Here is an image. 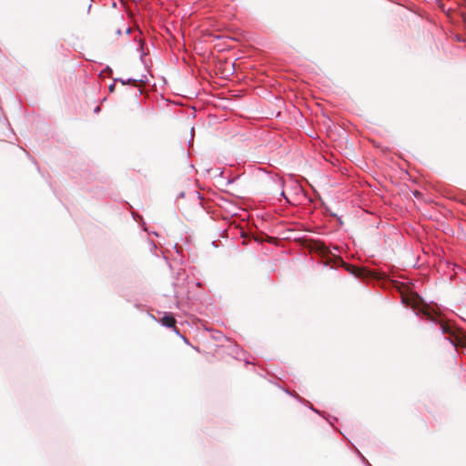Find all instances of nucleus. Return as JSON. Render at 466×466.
Wrapping results in <instances>:
<instances>
[{
  "instance_id": "obj_1",
  "label": "nucleus",
  "mask_w": 466,
  "mask_h": 466,
  "mask_svg": "<svg viewBox=\"0 0 466 466\" xmlns=\"http://www.w3.org/2000/svg\"><path fill=\"white\" fill-rule=\"evenodd\" d=\"M423 314L425 316V319L433 323L437 327L439 332H441L442 335H447L445 339L450 341L456 350L461 349L462 353H466L465 333L453 330L449 324L441 321L436 316L431 315L429 312H424Z\"/></svg>"
},
{
  "instance_id": "obj_2",
  "label": "nucleus",
  "mask_w": 466,
  "mask_h": 466,
  "mask_svg": "<svg viewBox=\"0 0 466 466\" xmlns=\"http://www.w3.org/2000/svg\"><path fill=\"white\" fill-rule=\"evenodd\" d=\"M161 324L167 328H171L173 331L179 335L185 342L187 343V339L185 336L181 335L179 329L176 327V319L171 314H165V316L160 320Z\"/></svg>"
},
{
  "instance_id": "obj_3",
  "label": "nucleus",
  "mask_w": 466,
  "mask_h": 466,
  "mask_svg": "<svg viewBox=\"0 0 466 466\" xmlns=\"http://www.w3.org/2000/svg\"><path fill=\"white\" fill-rule=\"evenodd\" d=\"M116 81L121 82L123 85H127V84H131V83L137 84L139 80L130 77V78H127V79L116 78L115 82H116Z\"/></svg>"
},
{
  "instance_id": "obj_4",
  "label": "nucleus",
  "mask_w": 466,
  "mask_h": 466,
  "mask_svg": "<svg viewBox=\"0 0 466 466\" xmlns=\"http://www.w3.org/2000/svg\"><path fill=\"white\" fill-rule=\"evenodd\" d=\"M86 1L88 2L87 12L89 13L91 6H92V4H91L92 0H86Z\"/></svg>"
},
{
  "instance_id": "obj_5",
  "label": "nucleus",
  "mask_w": 466,
  "mask_h": 466,
  "mask_svg": "<svg viewBox=\"0 0 466 466\" xmlns=\"http://www.w3.org/2000/svg\"><path fill=\"white\" fill-rule=\"evenodd\" d=\"M108 88L110 92H113L115 89V84L110 85Z\"/></svg>"
},
{
  "instance_id": "obj_6",
  "label": "nucleus",
  "mask_w": 466,
  "mask_h": 466,
  "mask_svg": "<svg viewBox=\"0 0 466 466\" xmlns=\"http://www.w3.org/2000/svg\"><path fill=\"white\" fill-rule=\"evenodd\" d=\"M116 34L117 35H122V30L120 28L116 29Z\"/></svg>"
},
{
  "instance_id": "obj_7",
  "label": "nucleus",
  "mask_w": 466,
  "mask_h": 466,
  "mask_svg": "<svg viewBox=\"0 0 466 466\" xmlns=\"http://www.w3.org/2000/svg\"><path fill=\"white\" fill-rule=\"evenodd\" d=\"M130 32H131V28H130V27H127V28L126 29V34H127V35H129V34H130Z\"/></svg>"
},
{
  "instance_id": "obj_8",
  "label": "nucleus",
  "mask_w": 466,
  "mask_h": 466,
  "mask_svg": "<svg viewBox=\"0 0 466 466\" xmlns=\"http://www.w3.org/2000/svg\"><path fill=\"white\" fill-rule=\"evenodd\" d=\"M184 196H185V193L181 192V193H179L178 198H184Z\"/></svg>"
},
{
  "instance_id": "obj_9",
  "label": "nucleus",
  "mask_w": 466,
  "mask_h": 466,
  "mask_svg": "<svg viewBox=\"0 0 466 466\" xmlns=\"http://www.w3.org/2000/svg\"><path fill=\"white\" fill-rule=\"evenodd\" d=\"M99 110H100V106H97L95 108V112L96 113V112H98Z\"/></svg>"
},
{
  "instance_id": "obj_10",
  "label": "nucleus",
  "mask_w": 466,
  "mask_h": 466,
  "mask_svg": "<svg viewBox=\"0 0 466 466\" xmlns=\"http://www.w3.org/2000/svg\"><path fill=\"white\" fill-rule=\"evenodd\" d=\"M280 195L287 199L285 192L283 190L281 191Z\"/></svg>"
},
{
  "instance_id": "obj_11",
  "label": "nucleus",
  "mask_w": 466,
  "mask_h": 466,
  "mask_svg": "<svg viewBox=\"0 0 466 466\" xmlns=\"http://www.w3.org/2000/svg\"><path fill=\"white\" fill-rule=\"evenodd\" d=\"M358 453L360 454V456L361 457V460H362L363 461H366L365 457H363V456L360 453V451H358Z\"/></svg>"
},
{
  "instance_id": "obj_12",
  "label": "nucleus",
  "mask_w": 466,
  "mask_h": 466,
  "mask_svg": "<svg viewBox=\"0 0 466 466\" xmlns=\"http://www.w3.org/2000/svg\"><path fill=\"white\" fill-rule=\"evenodd\" d=\"M310 409H311V410H313V411H315V412L319 413V410H315L312 406H310Z\"/></svg>"
},
{
  "instance_id": "obj_13",
  "label": "nucleus",
  "mask_w": 466,
  "mask_h": 466,
  "mask_svg": "<svg viewBox=\"0 0 466 466\" xmlns=\"http://www.w3.org/2000/svg\"><path fill=\"white\" fill-rule=\"evenodd\" d=\"M297 399L299 400V401H302V399L300 398V396H296Z\"/></svg>"
},
{
  "instance_id": "obj_14",
  "label": "nucleus",
  "mask_w": 466,
  "mask_h": 466,
  "mask_svg": "<svg viewBox=\"0 0 466 466\" xmlns=\"http://www.w3.org/2000/svg\"><path fill=\"white\" fill-rule=\"evenodd\" d=\"M106 70H107V71H109V72H111V71H112V70H111V68H110L109 66H107V67H106Z\"/></svg>"
},
{
  "instance_id": "obj_15",
  "label": "nucleus",
  "mask_w": 466,
  "mask_h": 466,
  "mask_svg": "<svg viewBox=\"0 0 466 466\" xmlns=\"http://www.w3.org/2000/svg\"><path fill=\"white\" fill-rule=\"evenodd\" d=\"M190 132H191V134L194 132V127H191Z\"/></svg>"
},
{
  "instance_id": "obj_16",
  "label": "nucleus",
  "mask_w": 466,
  "mask_h": 466,
  "mask_svg": "<svg viewBox=\"0 0 466 466\" xmlns=\"http://www.w3.org/2000/svg\"><path fill=\"white\" fill-rule=\"evenodd\" d=\"M368 466H371L369 462H367Z\"/></svg>"
}]
</instances>
